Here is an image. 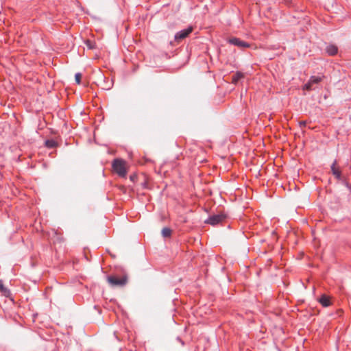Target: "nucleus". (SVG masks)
Wrapping results in <instances>:
<instances>
[{"label":"nucleus","mask_w":351,"mask_h":351,"mask_svg":"<svg viewBox=\"0 0 351 351\" xmlns=\"http://www.w3.org/2000/svg\"><path fill=\"white\" fill-rule=\"evenodd\" d=\"M285 1L286 2H288V1H289V0H285Z\"/></svg>","instance_id":"obj_19"},{"label":"nucleus","mask_w":351,"mask_h":351,"mask_svg":"<svg viewBox=\"0 0 351 351\" xmlns=\"http://www.w3.org/2000/svg\"><path fill=\"white\" fill-rule=\"evenodd\" d=\"M337 160H335L331 165V171L332 174L338 179H341V171L336 168Z\"/></svg>","instance_id":"obj_9"},{"label":"nucleus","mask_w":351,"mask_h":351,"mask_svg":"<svg viewBox=\"0 0 351 351\" xmlns=\"http://www.w3.org/2000/svg\"><path fill=\"white\" fill-rule=\"evenodd\" d=\"M227 215L225 213H220L209 216V217L205 220L204 223L215 226L222 223L223 221H225Z\"/></svg>","instance_id":"obj_1"},{"label":"nucleus","mask_w":351,"mask_h":351,"mask_svg":"<svg viewBox=\"0 0 351 351\" xmlns=\"http://www.w3.org/2000/svg\"><path fill=\"white\" fill-rule=\"evenodd\" d=\"M319 302L324 306L328 307L330 305L329 298L326 295H322L319 299Z\"/></svg>","instance_id":"obj_8"},{"label":"nucleus","mask_w":351,"mask_h":351,"mask_svg":"<svg viewBox=\"0 0 351 351\" xmlns=\"http://www.w3.org/2000/svg\"><path fill=\"white\" fill-rule=\"evenodd\" d=\"M228 42L230 44L233 45L234 46H237L240 48H246L250 46V45L247 43L243 41L238 38H230Z\"/></svg>","instance_id":"obj_6"},{"label":"nucleus","mask_w":351,"mask_h":351,"mask_svg":"<svg viewBox=\"0 0 351 351\" xmlns=\"http://www.w3.org/2000/svg\"><path fill=\"white\" fill-rule=\"evenodd\" d=\"M45 145L47 148L52 149L58 146V143L53 139H47L45 141Z\"/></svg>","instance_id":"obj_12"},{"label":"nucleus","mask_w":351,"mask_h":351,"mask_svg":"<svg viewBox=\"0 0 351 351\" xmlns=\"http://www.w3.org/2000/svg\"><path fill=\"white\" fill-rule=\"evenodd\" d=\"M82 74L80 73H77L75 75V80L77 84H80L81 83Z\"/></svg>","instance_id":"obj_14"},{"label":"nucleus","mask_w":351,"mask_h":351,"mask_svg":"<svg viewBox=\"0 0 351 351\" xmlns=\"http://www.w3.org/2000/svg\"><path fill=\"white\" fill-rule=\"evenodd\" d=\"M114 171L121 177H125L127 174L125 162L121 159H114L112 162Z\"/></svg>","instance_id":"obj_2"},{"label":"nucleus","mask_w":351,"mask_h":351,"mask_svg":"<svg viewBox=\"0 0 351 351\" xmlns=\"http://www.w3.org/2000/svg\"><path fill=\"white\" fill-rule=\"evenodd\" d=\"M110 88H111V86H110H110H105V87H104V88H105V89H108H108H110Z\"/></svg>","instance_id":"obj_18"},{"label":"nucleus","mask_w":351,"mask_h":351,"mask_svg":"<svg viewBox=\"0 0 351 351\" xmlns=\"http://www.w3.org/2000/svg\"><path fill=\"white\" fill-rule=\"evenodd\" d=\"M192 31L193 27H189L186 29H184L178 32L174 36L175 40L178 41L184 39L192 32Z\"/></svg>","instance_id":"obj_5"},{"label":"nucleus","mask_w":351,"mask_h":351,"mask_svg":"<svg viewBox=\"0 0 351 351\" xmlns=\"http://www.w3.org/2000/svg\"><path fill=\"white\" fill-rule=\"evenodd\" d=\"M108 282L112 287H123L127 283V277L123 276L118 278L115 276H108L107 277Z\"/></svg>","instance_id":"obj_3"},{"label":"nucleus","mask_w":351,"mask_h":351,"mask_svg":"<svg viewBox=\"0 0 351 351\" xmlns=\"http://www.w3.org/2000/svg\"><path fill=\"white\" fill-rule=\"evenodd\" d=\"M171 234V230L169 228H163L162 230V235L163 237H169Z\"/></svg>","instance_id":"obj_13"},{"label":"nucleus","mask_w":351,"mask_h":351,"mask_svg":"<svg viewBox=\"0 0 351 351\" xmlns=\"http://www.w3.org/2000/svg\"><path fill=\"white\" fill-rule=\"evenodd\" d=\"M324 77V75H317V76H315V75L311 76L310 77L308 82L303 86V90H308V91L311 90H314L315 87H313V85L319 84L320 82L322 81Z\"/></svg>","instance_id":"obj_4"},{"label":"nucleus","mask_w":351,"mask_h":351,"mask_svg":"<svg viewBox=\"0 0 351 351\" xmlns=\"http://www.w3.org/2000/svg\"><path fill=\"white\" fill-rule=\"evenodd\" d=\"M90 42L89 40H88V41H87V45H88V47L90 49H91V48H92V47L90 46Z\"/></svg>","instance_id":"obj_17"},{"label":"nucleus","mask_w":351,"mask_h":351,"mask_svg":"<svg viewBox=\"0 0 351 351\" xmlns=\"http://www.w3.org/2000/svg\"><path fill=\"white\" fill-rule=\"evenodd\" d=\"M326 51L330 56H335L338 52V48L334 45H329L326 47Z\"/></svg>","instance_id":"obj_7"},{"label":"nucleus","mask_w":351,"mask_h":351,"mask_svg":"<svg viewBox=\"0 0 351 351\" xmlns=\"http://www.w3.org/2000/svg\"><path fill=\"white\" fill-rule=\"evenodd\" d=\"M345 185L346 186V187L350 190L351 189V186H350V184L348 183V182H345Z\"/></svg>","instance_id":"obj_16"},{"label":"nucleus","mask_w":351,"mask_h":351,"mask_svg":"<svg viewBox=\"0 0 351 351\" xmlns=\"http://www.w3.org/2000/svg\"><path fill=\"white\" fill-rule=\"evenodd\" d=\"M0 291L3 295L8 297L10 295V291L3 285V281L0 280Z\"/></svg>","instance_id":"obj_10"},{"label":"nucleus","mask_w":351,"mask_h":351,"mask_svg":"<svg viewBox=\"0 0 351 351\" xmlns=\"http://www.w3.org/2000/svg\"><path fill=\"white\" fill-rule=\"evenodd\" d=\"M176 339H177V341H179V342L182 344V346H184V341L180 339V337H178L176 338Z\"/></svg>","instance_id":"obj_15"},{"label":"nucleus","mask_w":351,"mask_h":351,"mask_svg":"<svg viewBox=\"0 0 351 351\" xmlns=\"http://www.w3.org/2000/svg\"><path fill=\"white\" fill-rule=\"evenodd\" d=\"M244 77V74L240 71H237L232 77V82L237 84L241 79Z\"/></svg>","instance_id":"obj_11"}]
</instances>
